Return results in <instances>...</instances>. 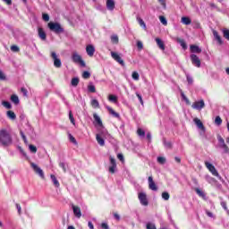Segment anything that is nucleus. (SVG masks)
<instances>
[{"mask_svg":"<svg viewBox=\"0 0 229 229\" xmlns=\"http://www.w3.org/2000/svg\"><path fill=\"white\" fill-rule=\"evenodd\" d=\"M0 142L2 146L8 147L12 144V135L5 129L0 131Z\"/></svg>","mask_w":229,"mask_h":229,"instance_id":"obj_1","label":"nucleus"},{"mask_svg":"<svg viewBox=\"0 0 229 229\" xmlns=\"http://www.w3.org/2000/svg\"><path fill=\"white\" fill-rule=\"evenodd\" d=\"M48 28H49V30H51V31H54L56 34L64 33V31L62 25H60V23H58V22L50 21L48 23Z\"/></svg>","mask_w":229,"mask_h":229,"instance_id":"obj_2","label":"nucleus"},{"mask_svg":"<svg viewBox=\"0 0 229 229\" xmlns=\"http://www.w3.org/2000/svg\"><path fill=\"white\" fill-rule=\"evenodd\" d=\"M72 60L73 64H79L81 67H85V61H83V58H81V55L78 54V52H73L72 55Z\"/></svg>","mask_w":229,"mask_h":229,"instance_id":"obj_3","label":"nucleus"},{"mask_svg":"<svg viewBox=\"0 0 229 229\" xmlns=\"http://www.w3.org/2000/svg\"><path fill=\"white\" fill-rule=\"evenodd\" d=\"M30 167L33 169L36 174H38L41 180H46V175L44 174V170L40 168L37 164L30 163Z\"/></svg>","mask_w":229,"mask_h":229,"instance_id":"obj_4","label":"nucleus"},{"mask_svg":"<svg viewBox=\"0 0 229 229\" xmlns=\"http://www.w3.org/2000/svg\"><path fill=\"white\" fill-rule=\"evenodd\" d=\"M30 167L33 169L36 174H38L41 180H46V175L44 174V170L40 168L37 164L30 163Z\"/></svg>","mask_w":229,"mask_h":229,"instance_id":"obj_5","label":"nucleus"},{"mask_svg":"<svg viewBox=\"0 0 229 229\" xmlns=\"http://www.w3.org/2000/svg\"><path fill=\"white\" fill-rule=\"evenodd\" d=\"M205 165L207 169L213 174V176H216V178H219V173L216 169V166L214 165L210 164L208 161H205Z\"/></svg>","mask_w":229,"mask_h":229,"instance_id":"obj_6","label":"nucleus"},{"mask_svg":"<svg viewBox=\"0 0 229 229\" xmlns=\"http://www.w3.org/2000/svg\"><path fill=\"white\" fill-rule=\"evenodd\" d=\"M51 58L54 60V65L57 69H60V67H62V60H60V58H58L56 52H51Z\"/></svg>","mask_w":229,"mask_h":229,"instance_id":"obj_7","label":"nucleus"},{"mask_svg":"<svg viewBox=\"0 0 229 229\" xmlns=\"http://www.w3.org/2000/svg\"><path fill=\"white\" fill-rule=\"evenodd\" d=\"M138 198L140 199V202L143 207H148L149 205V202L148 201V196L144 192H140L138 195Z\"/></svg>","mask_w":229,"mask_h":229,"instance_id":"obj_8","label":"nucleus"},{"mask_svg":"<svg viewBox=\"0 0 229 229\" xmlns=\"http://www.w3.org/2000/svg\"><path fill=\"white\" fill-rule=\"evenodd\" d=\"M205 106V100L201 99L199 101H195L191 105V108L194 110H201Z\"/></svg>","mask_w":229,"mask_h":229,"instance_id":"obj_9","label":"nucleus"},{"mask_svg":"<svg viewBox=\"0 0 229 229\" xmlns=\"http://www.w3.org/2000/svg\"><path fill=\"white\" fill-rule=\"evenodd\" d=\"M191 64L195 65V67H201V60H199V57L198 55L192 54L191 55Z\"/></svg>","mask_w":229,"mask_h":229,"instance_id":"obj_10","label":"nucleus"},{"mask_svg":"<svg viewBox=\"0 0 229 229\" xmlns=\"http://www.w3.org/2000/svg\"><path fill=\"white\" fill-rule=\"evenodd\" d=\"M111 56L113 59H114L115 62L120 64V65H124V60H123V58H121V55H119V54H117V52H111Z\"/></svg>","mask_w":229,"mask_h":229,"instance_id":"obj_11","label":"nucleus"},{"mask_svg":"<svg viewBox=\"0 0 229 229\" xmlns=\"http://www.w3.org/2000/svg\"><path fill=\"white\" fill-rule=\"evenodd\" d=\"M217 139L220 144V148L224 149L225 153H229V148L227 147L226 143H225V139H223L221 136H218Z\"/></svg>","mask_w":229,"mask_h":229,"instance_id":"obj_12","label":"nucleus"},{"mask_svg":"<svg viewBox=\"0 0 229 229\" xmlns=\"http://www.w3.org/2000/svg\"><path fill=\"white\" fill-rule=\"evenodd\" d=\"M148 189L155 191H158V187H157L155 181H153V176H148Z\"/></svg>","mask_w":229,"mask_h":229,"instance_id":"obj_13","label":"nucleus"},{"mask_svg":"<svg viewBox=\"0 0 229 229\" xmlns=\"http://www.w3.org/2000/svg\"><path fill=\"white\" fill-rule=\"evenodd\" d=\"M193 122L196 124L197 128H199V130H201V131H205V125L203 124V122H201L199 118H194Z\"/></svg>","mask_w":229,"mask_h":229,"instance_id":"obj_14","label":"nucleus"},{"mask_svg":"<svg viewBox=\"0 0 229 229\" xmlns=\"http://www.w3.org/2000/svg\"><path fill=\"white\" fill-rule=\"evenodd\" d=\"M72 208L73 210V214L75 217H78V219H80V217H81V208H80V207L75 205H72Z\"/></svg>","mask_w":229,"mask_h":229,"instance_id":"obj_15","label":"nucleus"},{"mask_svg":"<svg viewBox=\"0 0 229 229\" xmlns=\"http://www.w3.org/2000/svg\"><path fill=\"white\" fill-rule=\"evenodd\" d=\"M86 52L87 55H89V56H94V53H96V48L92 45H88L86 47Z\"/></svg>","mask_w":229,"mask_h":229,"instance_id":"obj_16","label":"nucleus"},{"mask_svg":"<svg viewBox=\"0 0 229 229\" xmlns=\"http://www.w3.org/2000/svg\"><path fill=\"white\" fill-rule=\"evenodd\" d=\"M213 37H215V39L219 46H223V38H221V36H219V32H217V30H213Z\"/></svg>","mask_w":229,"mask_h":229,"instance_id":"obj_17","label":"nucleus"},{"mask_svg":"<svg viewBox=\"0 0 229 229\" xmlns=\"http://www.w3.org/2000/svg\"><path fill=\"white\" fill-rule=\"evenodd\" d=\"M156 42L159 49L165 51V45L164 44V41H162L159 38H156Z\"/></svg>","mask_w":229,"mask_h":229,"instance_id":"obj_18","label":"nucleus"},{"mask_svg":"<svg viewBox=\"0 0 229 229\" xmlns=\"http://www.w3.org/2000/svg\"><path fill=\"white\" fill-rule=\"evenodd\" d=\"M38 31L39 38H41V40H46L47 36L46 35V31H44V29L38 28Z\"/></svg>","mask_w":229,"mask_h":229,"instance_id":"obj_19","label":"nucleus"},{"mask_svg":"<svg viewBox=\"0 0 229 229\" xmlns=\"http://www.w3.org/2000/svg\"><path fill=\"white\" fill-rule=\"evenodd\" d=\"M181 22H182V24H185V26H189L190 24L192 23V20H191V18L187 16H183L181 19Z\"/></svg>","mask_w":229,"mask_h":229,"instance_id":"obj_20","label":"nucleus"},{"mask_svg":"<svg viewBox=\"0 0 229 229\" xmlns=\"http://www.w3.org/2000/svg\"><path fill=\"white\" fill-rule=\"evenodd\" d=\"M106 8L107 10H114L115 8V2L114 0H106Z\"/></svg>","mask_w":229,"mask_h":229,"instance_id":"obj_21","label":"nucleus"},{"mask_svg":"<svg viewBox=\"0 0 229 229\" xmlns=\"http://www.w3.org/2000/svg\"><path fill=\"white\" fill-rule=\"evenodd\" d=\"M93 119L95 120V123H97L98 126H103V121H101V118L99 117V115H98V114L96 113L93 114Z\"/></svg>","mask_w":229,"mask_h":229,"instance_id":"obj_22","label":"nucleus"},{"mask_svg":"<svg viewBox=\"0 0 229 229\" xmlns=\"http://www.w3.org/2000/svg\"><path fill=\"white\" fill-rule=\"evenodd\" d=\"M6 115L8 119H11L12 121H15L17 119V115L12 110L7 111Z\"/></svg>","mask_w":229,"mask_h":229,"instance_id":"obj_23","label":"nucleus"},{"mask_svg":"<svg viewBox=\"0 0 229 229\" xmlns=\"http://www.w3.org/2000/svg\"><path fill=\"white\" fill-rule=\"evenodd\" d=\"M190 49L191 53H201V48L196 45H191Z\"/></svg>","mask_w":229,"mask_h":229,"instance_id":"obj_24","label":"nucleus"},{"mask_svg":"<svg viewBox=\"0 0 229 229\" xmlns=\"http://www.w3.org/2000/svg\"><path fill=\"white\" fill-rule=\"evenodd\" d=\"M107 110H108L109 114H111V115H112L113 117H116L117 119H119V117H120L119 113L114 112V108L108 106V107H107Z\"/></svg>","mask_w":229,"mask_h":229,"instance_id":"obj_25","label":"nucleus"},{"mask_svg":"<svg viewBox=\"0 0 229 229\" xmlns=\"http://www.w3.org/2000/svg\"><path fill=\"white\" fill-rule=\"evenodd\" d=\"M50 177L55 187H57V188L60 187V182H58V179H56V176H55V174H51Z\"/></svg>","mask_w":229,"mask_h":229,"instance_id":"obj_26","label":"nucleus"},{"mask_svg":"<svg viewBox=\"0 0 229 229\" xmlns=\"http://www.w3.org/2000/svg\"><path fill=\"white\" fill-rule=\"evenodd\" d=\"M97 142L99 144V146H105V140L99 135H96Z\"/></svg>","mask_w":229,"mask_h":229,"instance_id":"obj_27","label":"nucleus"},{"mask_svg":"<svg viewBox=\"0 0 229 229\" xmlns=\"http://www.w3.org/2000/svg\"><path fill=\"white\" fill-rule=\"evenodd\" d=\"M177 42L181 45V47H182V49H187V43H185V40L182 38H177Z\"/></svg>","mask_w":229,"mask_h":229,"instance_id":"obj_28","label":"nucleus"},{"mask_svg":"<svg viewBox=\"0 0 229 229\" xmlns=\"http://www.w3.org/2000/svg\"><path fill=\"white\" fill-rule=\"evenodd\" d=\"M11 101L14 103V105H19L20 103L19 97L17 95H12Z\"/></svg>","mask_w":229,"mask_h":229,"instance_id":"obj_29","label":"nucleus"},{"mask_svg":"<svg viewBox=\"0 0 229 229\" xmlns=\"http://www.w3.org/2000/svg\"><path fill=\"white\" fill-rule=\"evenodd\" d=\"M72 87H78L80 84V79L78 77L72 78Z\"/></svg>","mask_w":229,"mask_h":229,"instance_id":"obj_30","label":"nucleus"},{"mask_svg":"<svg viewBox=\"0 0 229 229\" xmlns=\"http://www.w3.org/2000/svg\"><path fill=\"white\" fill-rule=\"evenodd\" d=\"M215 124H216V126H221V124H223V119H221V116H216L215 118Z\"/></svg>","mask_w":229,"mask_h":229,"instance_id":"obj_31","label":"nucleus"},{"mask_svg":"<svg viewBox=\"0 0 229 229\" xmlns=\"http://www.w3.org/2000/svg\"><path fill=\"white\" fill-rule=\"evenodd\" d=\"M2 105L5 108H7V110H12V104H10V102H8V101H2Z\"/></svg>","mask_w":229,"mask_h":229,"instance_id":"obj_32","label":"nucleus"},{"mask_svg":"<svg viewBox=\"0 0 229 229\" xmlns=\"http://www.w3.org/2000/svg\"><path fill=\"white\" fill-rule=\"evenodd\" d=\"M69 119L72 124H73V126H76V121L74 120V116L72 115V111L69 112Z\"/></svg>","mask_w":229,"mask_h":229,"instance_id":"obj_33","label":"nucleus"},{"mask_svg":"<svg viewBox=\"0 0 229 229\" xmlns=\"http://www.w3.org/2000/svg\"><path fill=\"white\" fill-rule=\"evenodd\" d=\"M137 21H138L140 26H141V28L147 30L146 22H144V20H142L141 18H137Z\"/></svg>","mask_w":229,"mask_h":229,"instance_id":"obj_34","label":"nucleus"},{"mask_svg":"<svg viewBox=\"0 0 229 229\" xmlns=\"http://www.w3.org/2000/svg\"><path fill=\"white\" fill-rule=\"evenodd\" d=\"M91 106H93V108H99V101H98V99L91 100Z\"/></svg>","mask_w":229,"mask_h":229,"instance_id":"obj_35","label":"nucleus"},{"mask_svg":"<svg viewBox=\"0 0 229 229\" xmlns=\"http://www.w3.org/2000/svg\"><path fill=\"white\" fill-rule=\"evenodd\" d=\"M137 135H139V137H146V131H144V130L141 128H139L137 130Z\"/></svg>","mask_w":229,"mask_h":229,"instance_id":"obj_36","label":"nucleus"},{"mask_svg":"<svg viewBox=\"0 0 229 229\" xmlns=\"http://www.w3.org/2000/svg\"><path fill=\"white\" fill-rule=\"evenodd\" d=\"M111 42L113 44H119V37L117 35L111 36Z\"/></svg>","mask_w":229,"mask_h":229,"instance_id":"obj_37","label":"nucleus"},{"mask_svg":"<svg viewBox=\"0 0 229 229\" xmlns=\"http://www.w3.org/2000/svg\"><path fill=\"white\" fill-rule=\"evenodd\" d=\"M108 99H109V101H111L112 103H117V96L109 95V96H108Z\"/></svg>","mask_w":229,"mask_h":229,"instance_id":"obj_38","label":"nucleus"},{"mask_svg":"<svg viewBox=\"0 0 229 229\" xmlns=\"http://www.w3.org/2000/svg\"><path fill=\"white\" fill-rule=\"evenodd\" d=\"M159 21L164 26H167V19H165V16H159Z\"/></svg>","mask_w":229,"mask_h":229,"instance_id":"obj_39","label":"nucleus"},{"mask_svg":"<svg viewBox=\"0 0 229 229\" xmlns=\"http://www.w3.org/2000/svg\"><path fill=\"white\" fill-rule=\"evenodd\" d=\"M162 198L163 199H165V201H167L169 200V198H171V196L169 195V192L165 191L162 193Z\"/></svg>","mask_w":229,"mask_h":229,"instance_id":"obj_40","label":"nucleus"},{"mask_svg":"<svg viewBox=\"0 0 229 229\" xmlns=\"http://www.w3.org/2000/svg\"><path fill=\"white\" fill-rule=\"evenodd\" d=\"M164 145H165V148H167L168 149H172V148H173V143H172L171 141L164 140Z\"/></svg>","mask_w":229,"mask_h":229,"instance_id":"obj_41","label":"nucleus"},{"mask_svg":"<svg viewBox=\"0 0 229 229\" xmlns=\"http://www.w3.org/2000/svg\"><path fill=\"white\" fill-rule=\"evenodd\" d=\"M157 162H158V164H161L162 165H164V164H165V162H166L165 157H157Z\"/></svg>","mask_w":229,"mask_h":229,"instance_id":"obj_42","label":"nucleus"},{"mask_svg":"<svg viewBox=\"0 0 229 229\" xmlns=\"http://www.w3.org/2000/svg\"><path fill=\"white\" fill-rule=\"evenodd\" d=\"M109 160L111 165L117 166V163L115 162V158L114 157L110 156Z\"/></svg>","mask_w":229,"mask_h":229,"instance_id":"obj_43","label":"nucleus"},{"mask_svg":"<svg viewBox=\"0 0 229 229\" xmlns=\"http://www.w3.org/2000/svg\"><path fill=\"white\" fill-rule=\"evenodd\" d=\"M132 79L135 80L136 81H139V79H140L139 72H132Z\"/></svg>","mask_w":229,"mask_h":229,"instance_id":"obj_44","label":"nucleus"},{"mask_svg":"<svg viewBox=\"0 0 229 229\" xmlns=\"http://www.w3.org/2000/svg\"><path fill=\"white\" fill-rule=\"evenodd\" d=\"M88 90H89V92H91V93L96 92V86H94V85H89V86H88Z\"/></svg>","mask_w":229,"mask_h":229,"instance_id":"obj_45","label":"nucleus"},{"mask_svg":"<svg viewBox=\"0 0 229 229\" xmlns=\"http://www.w3.org/2000/svg\"><path fill=\"white\" fill-rule=\"evenodd\" d=\"M137 47L140 51H142V49H144V45L142 44V41H137Z\"/></svg>","mask_w":229,"mask_h":229,"instance_id":"obj_46","label":"nucleus"},{"mask_svg":"<svg viewBox=\"0 0 229 229\" xmlns=\"http://www.w3.org/2000/svg\"><path fill=\"white\" fill-rule=\"evenodd\" d=\"M29 149L31 153H37V147L35 145H30Z\"/></svg>","mask_w":229,"mask_h":229,"instance_id":"obj_47","label":"nucleus"},{"mask_svg":"<svg viewBox=\"0 0 229 229\" xmlns=\"http://www.w3.org/2000/svg\"><path fill=\"white\" fill-rule=\"evenodd\" d=\"M82 78H84V80H89V78H90V72H83Z\"/></svg>","mask_w":229,"mask_h":229,"instance_id":"obj_48","label":"nucleus"},{"mask_svg":"<svg viewBox=\"0 0 229 229\" xmlns=\"http://www.w3.org/2000/svg\"><path fill=\"white\" fill-rule=\"evenodd\" d=\"M115 169H117V166L110 165L109 166V173H111V174H115Z\"/></svg>","mask_w":229,"mask_h":229,"instance_id":"obj_49","label":"nucleus"},{"mask_svg":"<svg viewBox=\"0 0 229 229\" xmlns=\"http://www.w3.org/2000/svg\"><path fill=\"white\" fill-rule=\"evenodd\" d=\"M11 51H13V53H19L20 49L19 47L13 45L11 47Z\"/></svg>","mask_w":229,"mask_h":229,"instance_id":"obj_50","label":"nucleus"},{"mask_svg":"<svg viewBox=\"0 0 229 229\" xmlns=\"http://www.w3.org/2000/svg\"><path fill=\"white\" fill-rule=\"evenodd\" d=\"M69 139L72 142V144H78V141H76V138L72 136V134H69Z\"/></svg>","mask_w":229,"mask_h":229,"instance_id":"obj_51","label":"nucleus"},{"mask_svg":"<svg viewBox=\"0 0 229 229\" xmlns=\"http://www.w3.org/2000/svg\"><path fill=\"white\" fill-rule=\"evenodd\" d=\"M42 19H43V21H45L46 22H48V21H49V14H47V13H43Z\"/></svg>","mask_w":229,"mask_h":229,"instance_id":"obj_52","label":"nucleus"},{"mask_svg":"<svg viewBox=\"0 0 229 229\" xmlns=\"http://www.w3.org/2000/svg\"><path fill=\"white\" fill-rule=\"evenodd\" d=\"M59 167H62L64 173H67V168L65 167V163H59Z\"/></svg>","mask_w":229,"mask_h":229,"instance_id":"obj_53","label":"nucleus"},{"mask_svg":"<svg viewBox=\"0 0 229 229\" xmlns=\"http://www.w3.org/2000/svg\"><path fill=\"white\" fill-rule=\"evenodd\" d=\"M136 96H137L140 105H144V100L142 99V96L139 93H136Z\"/></svg>","mask_w":229,"mask_h":229,"instance_id":"obj_54","label":"nucleus"},{"mask_svg":"<svg viewBox=\"0 0 229 229\" xmlns=\"http://www.w3.org/2000/svg\"><path fill=\"white\" fill-rule=\"evenodd\" d=\"M16 208L18 210L19 216H21V214H22V208L21 207V204H16Z\"/></svg>","mask_w":229,"mask_h":229,"instance_id":"obj_55","label":"nucleus"},{"mask_svg":"<svg viewBox=\"0 0 229 229\" xmlns=\"http://www.w3.org/2000/svg\"><path fill=\"white\" fill-rule=\"evenodd\" d=\"M20 135L24 142H28V139H26V135H24V132H22V131L20 132Z\"/></svg>","mask_w":229,"mask_h":229,"instance_id":"obj_56","label":"nucleus"},{"mask_svg":"<svg viewBox=\"0 0 229 229\" xmlns=\"http://www.w3.org/2000/svg\"><path fill=\"white\" fill-rule=\"evenodd\" d=\"M21 90L25 98L28 97V89L26 88H21Z\"/></svg>","mask_w":229,"mask_h":229,"instance_id":"obj_57","label":"nucleus"},{"mask_svg":"<svg viewBox=\"0 0 229 229\" xmlns=\"http://www.w3.org/2000/svg\"><path fill=\"white\" fill-rule=\"evenodd\" d=\"M147 229H157V226L153 224H147Z\"/></svg>","mask_w":229,"mask_h":229,"instance_id":"obj_58","label":"nucleus"},{"mask_svg":"<svg viewBox=\"0 0 229 229\" xmlns=\"http://www.w3.org/2000/svg\"><path fill=\"white\" fill-rule=\"evenodd\" d=\"M0 80L4 81L6 80V76L4 75V73L3 72V71L0 70Z\"/></svg>","mask_w":229,"mask_h":229,"instance_id":"obj_59","label":"nucleus"},{"mask_svg":"<svg viewBox=\"0 0 229 229\" xmlns=\"http://www.w3.org/2000/svg\"><path fill=\"white\" fill-rule=\"evenodd\" d=\"M101 228L102 229H110V227L108 226V224H106V223H102L101 224Z\"/></svg>","mask_w":229,"mask_h":229,"instance_id":"obj_60","label":"nucleus"},{"mask_svg":"<svg viewBox=\"0 0 229 229\" xmlns=\"http://www.w3.org/2000/svg\"><path fill=\"white\" fill-rule=\"evenodd\" d=\"M187 81H188L189 85H192L194 81L192 80V77L187 76Z\"/></svg>","mask_w":229,"mask_h":229,"instance_id":"obj_61","label":"nucleus"},{"mask_svg":"<svg viewBox=\"0 0 229 229\" xmlns=\"http://www.w3.org/2000/svg\"><path fill=\"white\" fill-rule=\"evenodd\" d=\"M117 158L120 159L121 162H124V156H123V154H118Z\"/></svg>","mask_w":229,"mask_h":229,"instance_id":"obj_62","label":"nucleus"},{"mask_svg":"<svg viewBox=\"0 0 229 229\" xmlns=\"http://www.w3.org/2000/svg\"><path fill=\"white\" fill-rule=\"evenodd\" d=\"M221 207H223L225 210H228V207L226 206V202L222 201L221 202Z\"/></svg>","mask_w":229,"mask_h":229,"instance_id":"obj_63","label":"nucleus"},{"mask_svg":"<svg viewBox=\"0 0 229 229\" xmlns=\"http://www.w3.org/2000/svg\"><path fill=\"white\" fill-rule=\"evenodd\" d=\"M7 6H12V0H2Z\"/></svg>","mask_w":229,"mask_h":229,"instance_id":"obj_64","label":"nucleus"}]
</instances>
